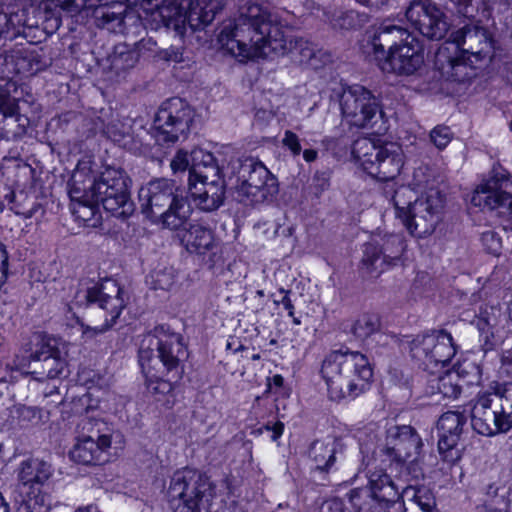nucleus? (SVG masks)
Wrapping results in <instances>:
<instances>
[{
  "label": "nucleus",
  "mask_w": 512,
  "mask_h": 512,
  "mask_svg": "<svg viewBox=\"0 0 512 512\" xmlns=\"http://www.w3.org/2000/svg\"><path fill=\"white\" fill-rule=\"evenodd\" d=\"M217 45L241 63L284 55L288 43L277 18L257 4L222 22Z\"/></svg>",
  "instance_id": "1"
},
{
  "label": "nucleus",
  "mask_w": 512,
  "mask_h": 512,
  "mask_svg": "<svg viewBox=\"0 0 512 512\" xmlns=\"http://www.w3.org/2000/svg\"><path fill=\"white\" fill-rule=\"evenodd\" d=\"M130 179L120 168L106 167L95 174L90 162H79L69 184L71 212L76 221H90L97 205L105 210L118 212L129 201Z\"/></svg>",
  "instance_id": "2"
},
{
  "label": "nucleus",
  "mask_w": 512,
  "mask_h": 512,
  "mask_svg": "<svg viewBox=\"0 0 512 512\" xmlns=\"http://www.w3.org/2000/svg\"><path fill=\"white\" fill-rule=\"evenodd\" d=\"M370 492L354 489L349 499L358 512H412L414 507L422 512H432L435 498L426 487L407 486L401 494L391 477L381 468L368 475Z\"/></svg>",
  "instance_id": "3"
},
{
  "label": "nucleus",
  "mask_w": 512,
  "mask_h": 512,
  "mask_svg": "<svg viewBox=\"0 0 512 512\" xmlns=\"http://www.w3.org/2000/svg\"><path fill=\"white\" fill-rule=\"evenodd\" d=\"M185 355L182 337L161 325L146 335L139 350V362L146 378V387L156 401L171 405L174 399L173 384L157 375V366L168 371L177 370L180 358Z\"/></svg>",
  "instance_id": "4"
},
{
  "label": "nucleus",
  "mask_w": 512,
  "mask_h": 512,
  "mask_svg": "<svg viewBox=\"0 0 512 512\" xmlns=\"http://www.w3.org/2000/svg\"><path fill=\"white\" fill-rule=\"evenodd\" d=\"M223 7V0H142L138 14L151 29L165 27L182 37L188 27L197 31L210 25Z\"/></svg>",
  "instance_id": "5"
},
{
  "label": "nucleus",
  "mask_w": 512,
  "mask_h": 512,
  "mask_svg": "<svg viewBox=\"0 0 512 512\" xmlns=\"http://www.w3.org/2000/svg\"><path fill=\"white\" fill-rule=\"evenodd\" d=\"M492 41L485 29L466 25L453 32L435 54V67L451 81L464 82L474 75L473 63L488 56Z\"/></svg>",
  "instance_id": "6"
},
{
  "label": "nucleus",
  "mask_w": 512,
  "mask_h": 512,
  "mask_svg": "<svg viewBox=\"0 0 512 512\" xmlns=\"http://www.w3.org/2000/svg\"><path fill=\"white\" fill-rule=\"evenodd\" d=\"M174 172L189 168V192L203 210L218 208L224 198L225 174L212 153L195 148L188 155L179 150L171 161Z\"/></svg>",
  "instance_id": "7"
},
{
  "label": "nucleus",
  "mask_w": 512,
  "mask_h": 512,
  "mask_svg": "<svg viewBox=\"0 0 512 512\" xmlns=\"http://www.w3.org/2000/svg\"><path fill=\"white\" fill-rule=\"evenodd\" d=\"M376 60L383 72L412 75L424 64L421 42L406 29L383 21L372 38Z\"/></svg>",
  "instance_id": "8"
},
{
  "label": "nucleus",
  "mask_w": 512,
  "mask_h": 512,
  "mask_svg": "<svg viewBox=\"0 0 512 512\" xmlns=\"http://www.w3.org/2000/svg\"><path fill=\"white\" fill-rule=\"evenodd\" d=\"M321 375L329 397L339 401L364 392L373 377L366 355L358 351H333L322 362Z\"/></svg>",
  "instance_id": "9"
},
{
  "label": "nucleus",
  "mask_w": 512,
  "mask_h": 512,
  "mask_svg": "<svg viewBox=\"0 0 512 512\" xmlns=\"http://www.w3.org/2000/svg\"><path fill=\"white\" fill-rule=\"evenodd\" d=\"M493 392H479L471 409L473 430L486 437L512 429V383L496 384Z\"/></svg>",
  "instance_id": "10"
},
{
  "label": "nucleus",
  "mask_w": 512,
  "mask_h": 512,
  "mask_svg": "<svg viewBox=\"0 0 512 512\" xmlns=\"http://www.w3.org/2000/svg\"><path fill=\"white\" fill-rule=\"evenodd\" d=\"M352 156L361 169L380 181L394 180L405 165V154L401 145L375 137L355 140Z\"/></svg>",
  "instance_id": "11"
},
{
  "label": "nucleus",
  "mask_w": 512,
  "mask_h": 512,
  "mask_svg": "<svg viewBox=\"0 0 512 512\" xmlns=\"http://www.w3.org/2000/svg\"><path fill=\"white\" fill-rule=\"evenodd\" d=\"M174 193L175 185L168 179H156L142 186L139 199L147 219L162 224H184L192 210L185 199Z\"/></svg>",
  "instance_id": "12"
},
{
  "label": "nucleus",
  "mask_w": 512,
  "mask_h": 512,
  "mask_svg": "<svg viewBox=\"0 0 512 512\" xmlns=\"http://www.w3.org/2000/svg\"><path fill=\"white\" fill-rule=\"evenodd\" d=\"M122 290L114 281H106L100 286L96 283L81 284V288L76 292L74 303L82 306L88 303L99 302V309L104 313L105 321L101 325H85L69 308V314L79 325L82 338L85 341L92 340L105 333L116 322L124 308V300L121 296Z\"/></svg>",
  "instance_id": "13"
},
{
  "label": "nucleus",
  "mask_w": 512,
  "mask_h": 512,
  "mask_svg": "<svg viewBox=\"0 0 512 512\" xmlns=\"http://www.w3.org/2000/svg\"><path fill=\"white\" fill-rule=\"evenodd\" d=\"M230 165L232 175L228 176L224 170L223 173L231 181L240 202L246 205L260 204L277 192L275 180L259 160L252 157L236 159Z\"/></svg>",
  "instance_id": "14"
},
{
  "label": "nucleus",
  "mask_w": 512,
  "mask_h": 512,
  "mask_svg": "<svg viewBox=\"0 0 512 512\" xmlns=\"http://www.w3.org/2000/svg\"><path fill=\"white\" fill-rule=\"evenodd\" d=\"M142 2V0L140 1ZM95 4L93 0H43V5L46 13L56 15L57 10L64 12L70 17L81 15L82 17H94L101 20L103 24L117 22L121 24L123 19L127 17L132 11L135 10L137 17L143 21L147 26L150 25L139 17L141 10V3L137 4L134 9L128 10L122 3L111 2L108 0H97Z\"/></svg>",
  "instance_id": "15"
},
{
  "label": "nucleus",
  "mask_w": 512,
  "mask_h": 512,
  "mask_svg": "<svg viewBox=\"0 0 512 512\" xmlns=\"http://www.w3.org/2000/svg\"><path fill=\"white\" fill-rule=\"evenodd\" d=\"M193 111L180 98H171L159 107L151 128V135L159 145H170L186 137L193 120Z\"/></svg>",
  "instance_id": "16"
},
{
  "label": "nucleus",
  "mask_w": 512,
  "mask_h": 512,
  "mask_svg": "<svg viewBox=\"0 0 512 512\" xmlns=\"http://www.w3.org/2000/svg\"><path fill=\"white\" fill-rule=\"evenodd\" d=\"M210 490L208 479L197 471H176L167 491L170 508L173 512H201L200 503Z\"/></svg>",
  "instance_id": "17"
},
{
  "label": "nucleus",
  "mask_w": 512,
  "mask_h": 512,
  "mask_svg": "<svg viewBox=\"0 0 512 512\" xmlns=\"http://www.w3.org/2000/svg\"><path fill=\"white\" fill-rule=\"evenodd\" d=\"M412 358L430 374L440 373L456 353L451 334L433 331L417 336L411 342Z\"/></svg>",
  "instance_id": "18"
},
{
  "label": "nucleus",
  "mask_w": 512,
  "mask_h": 512,
  "mask_svg": "<svg viewBox=\"0 0 512 512\" xmlns=\"http://www.w3.org/2000/svg\"><path fill=\"white\" fill-rule=\"evenodd\" d=\"M415 193L409 187L399 188L393 197L396 217L403 224H415L419 218L422 221H432L444 206V195L437 188H430L424 196L414 199Z\"/></svg>",
  "instance_id": "19"
},
{
  "label": "nucleus",
  "mask_w": 512,
  "mask_h": 512,
  "mask_svg": "<svg viewBox=\"0 0 512 512\" xmlns=\"http://www.w3.org/2000/svg\"><path fill=\"white\" fill-rule=\"evenodd\" d=\"M340 105L346 121L358 128H372L382 117L377 98L361 85L344 90Z\"/></svg>",
  "instance_id": "20"
},
{
  "label": "nucleus",
  "mask_w": 512,
  "mask_h": 512,
  "mask_svg": "<svg viewBox=\"0 0 512 512\" xmlns=\"http://www.w3.org/2000/svg\"><path fill=\"white\" fill-rule=\"evenodd\" d=\"M470 202L475 207L497 211L512 220V179L506 174L489 177L474 189Z\"/></svg>",
  "instance_id": "21"
},
{
  "label": "nucleus",
  "mask_w": 512,
  "mask_h": 512,
  "mask_svg": "<svg viewBox=\"0 0 512 512\" xmlns=\"http://www.w3.org/2000/svg\"><path fill=\"white\" fill-rule=\"evenodd\" d=\"M405 16L415 29L432 40L442 39L450 28L444 12L431 0L412 1Z\"/></svg>",
  "instance_id": "22"
},
{
  "label": "nucleus",
  "mask_w": 512,
  "mask_h": 512,
  "mask_svg": "<svg viewBox=\"0 0 512 512\" xmlns=\"http://www.w3.org/2000/svg\"><path fill=\"white\" fill-rule=\"evenodd\" d=\"M466 421V416L460 411H447L438 420V451L442 459L450 464L456 463L462 457L459 439Z\"/></svg>",
  "instance_id": "23"
},
{
  "label": "nucleus",
  "mask_w": 512,
  "mask_h": 512,
  "mask_svg": "<svg viewBox=\"0 0 512 512\" xmlns=\"http://www.w3.org/2000/svg\"><path fill=\"white\" fill-rule=\"evenodd\" d=\"M422 440L411 426H392L387 430L385 453L399 462H417Z\"/></svg>",
  "instance_id": "24"
},
{
  "label": "nucleus",
  "mask_w": 512,
  "mask_h": 512,
  "mask_svg": "<svg viewBox=\"0 0 512 512\" xmlns=\"http://www.w3.org/2000/svg\"><path fill=\"white\" fill-rule=\"evenodd\" d=\"M111 436L101 434L94 438L91 435H80L69 451L71 461L85 465H102L110 459Z\"/></svg>",
  "instance_id": "25"
},
{
  "label": "nucleus",
  "mask_w": 512,
  "mask_h": 512,
  "mask_svg": "<svg viewBox=\"0 0 512 512\" xmlns=\"http://www.w3.org/2000/svg\"><path fill=\"white\" fill-rule=\"evenodd\" d=\"M391 242L397 244L394 250H390L388 244H386L383 251L373 244L365 246L361 262V271L365 276L376 278L391 267L399 264L405 246L402 239L398 236H393Z\"/></svg>",
  "instance_id": "26"
},
{
  "label": "nucleus",
  "mask_w": 512,
  "mask_h": 512,
  "mask_svg": "<svg viewBox=\"0 0 512 512\" xmlns=\"http://www.w3.org/2000/svg\"><path fill=\"white\" fill-rule=\"evenodd\" d=\"M476 371L471 363L454 366L444 374H431L429 386L432 393L442 394L449 399H457L464 385L471 383L470 375Z\"/></svg>",
  "instance_id": "27"
},
{
  "label": "nucleus",
  "mask_w": 512,
  "mask_h": 512,
  "mask_svg": "<svg viewBox=\"0 0 512 512\" xmlns=\"http://www.w3.org/2000/svg\"><path fill=\"white\" fill-rule=\"evenodd\" d=\"M52 465L38 458L21 462L18 472L19 487L22 493L35 499L40 494L41 487L53 475Z\"/></svg>",
  "instance_id": "28"
},
{
  "label": "nucleus",
  "mask_w": 512,
  "mask_h": 512,
  "mask_svg": "<svg viewBox=\"0 0 512 512\" xmlns=\"http://www.w3.org/2000/svg\"><path fill=\"white\" fill-rule=\"evenodd\" d=\"M181 242L190 253L206 255V250L214 243L212 233L204 226H190L178 232Z\"/></svg>",
  "instance_id": "29"
},
{
  "label": "nucleus",
  "mask_w": 512,
  "mask_h": 512,
  "mask_svg": "<svg viewBox=\"0 0 512 512\" xmlns=\"http://www.w3.org/2000/svg\"><path fill=\"white\" fill-rule=\"evenodd\" d=\"M340 450L341 444L334 439L317 440L311 445L309 456L317 469L328 470L336 461Z\"/></svg>",
  "instance_id": "30"
},
{
  "label": "nucleus",
  "mask_w": 512,
  "mask_h": 512,
  "mask_svg": "<svg viewBox=\"0 0 512 512\" xmlns=\"http://www.w3.org/2000/svg\"><path fill=\"white\" fill-rule=\"evenodd\" d=\"M499 316L500 310L497 306L481 307L476 316L475 325L488 349L494 345L492 339L494 338Z\"/></svg>",
  "instance_id": "31"
},
{
  "label": "nucleus",
  "mask_w": 512,
  "mask_h": 512,
  "mask_svg": "<svg viewBox=\"0 0 512 512\" xmlns=\"http://www.w3.org/2000/svg\"><path fill=\"white\" fill-rule=\"evenodd\" d=\"M41 363L42 370L33 371V373L40 375V378L57 379L67 375V361L62 352L54 356H46Z\"/></svg>",
  "instance_id": "32"
},
{
  "label": "nucleus",
  "mask_w": 512,
  "mask_h": 512,
  "mask_svg": "<svg viewBox=\"0 0 512 512\" xmlns=\"http://www.w3.org/2000/svg\"><path fill=\"white\" fill-rule=\"evenodd\" d=\"M146 281L154 290L169 291L176 283V272L172 267L157 268L149 274Z\"/></svg>",
  "instance_id": "33"
},
{
  "label": "nucleus",
  "mask_w": 512,
  "mask_h": 512,
  "mask_svg": "<svg viewBox=\"0 0 512 512\" xmlns=\"http://www.w3.org/2000/svg\"><path fill=\"white\" fill-rule=\"evenodd\" d=\"M64 344L58 342L57 339L49 336L42 337L38 343V348L31 355L34 361H43L46 356H54L62 352Z\"/></svg>",
  "instance_id": "34"
},
{
  "label": "nucleus",
  "mask_w": 512,
  "mask_h": 512,
  "mask_svg": "<svg viewBox=\"0 0 512 512\" xmlns=\"http://www.w3.org/2000/svg\"><path fill=\"white\" fill-rule=\"evenodd\" d=\"M78 382L88 390L102 389L106 385L105 379L98 372L86 367L78 372Z\"/></svg>",
  "instance_id": "35"
},
{
  "label": "nucleus",
  "mask_w": 512,
  "mask_h": 512,
  "mask_svg": "<svg viewBox=\"0 0 512 512\" xmlns=\"http://www.w3.org/2000/svg\"><path fill=\"white\" fill-rule=\"evenodd\" d=\"M18 102L12 98L6 90L0 88V114L4 117H16L19 121Z\"/></svg>",
  "instance_id": "36"
},
{
  "label": "nucleus",
  "mask_w": 512,
  "mask_h": 512,
  "mask_svg": "<svg viewBox=\"0 0 512 512\" xmlns=\"http://www.w3.org/2000/svg\"><path fill=\"white\" fill-rule=\"evenodd\" d=\"M378 320L376 317L364 315L360 317L355 325L354 332L358 337H366L378 329Z\"/></svg>",
  "instance_id": "37"
},
{
  "label": "nucleus",
  "mask_w": 512,
  "mask_h": 512,
  "mask_svg": "<svg viewBox=\"0 0 512 512\" xmlns=\"http://www.w3.org/2000/svg\"><path fill=\"white\" fill-rule=\"evenodd\" d=\"M129 129L130 127L125 124L112 123L107 126L106 133L112 141L126 146V138L129 137Z\"/></svg>",
  "instance_id": "38"
},
{
  "label": "nucleus",
  "mask_w": 512,
  "mask_h": 512,
  "mask_svg": "<svg viewBox=\"0 0 512 512\" xmlns=\"http://www.w3.org/2000/svg\"><path fill=\"white\" fill-rule=\"evenodd\" d=\"M28 498L19 508V512H49L50 503L47 502V496H35V499Z\"/></svg>",
  "instance_id": "39"
},
{
  "label": "nucleus",
  "mask_w": 512,
  "mask_h": 512,
  "mask_svg": "<svg viewBox=\"0 0 512 512\" xmlns=\"http://www.w3.org/2000/svg\"><path fill=\"white\" fill-rule=\"evenodd\" d=\"M203 262L210 268L213 269L223 264V250L222 247L217 243H213L209 249L206 250V255L202 256Z\"/></svg>",
  "instance_id": "40"
},
{
  "label": "nucleus",
  "mask_w": 512,
  "mask_h": 512,
  "mask_svg": "<svg viewBox=\"0 0 512 512\" xmlns=\"http://www.w3.org/2000/svg\"><path fill=\"white\" fill-rule=\"evenodd\" d=\"M430 138L438 149H444L450 143L452 134L448 127L438 126L431 131Z\"/></svg>",
  "instance_id": "41"
},
{
  "label": "nucleus",
  "mask_w": 512,
  "mask_h": 512,
  "mask_svg": "<svg viewBox=\"0 0 512 512\" xmlns=\"http://www.w3.org/2000/svg\"><path fill=\"white\" fill-rule=\"evenodd\" d=\"M282 144L286 147L293 156H298L301 153V144L298 135L291 130H286L282 138Z\"/></svg>",
  "instance_id": "42"
},
{
  "label": "nucleus",
  "mask_w": 512,
  "mask_h": 512,
  "mask_svg": "<svg viewBox=\"0 0 512 512\" xmlns=\"http://www.w3.org/2000/svg\"><path fill=\"white\" fill-rule=\"evenodd\" d=\"M477 512H509L503 499H495L477 507Z\"/></svg>",
  "instance_id": "43"
},
{
  "label": "nucleus",
  "mask_w": 512,
  "mask_h": 512,
  "mask_svg": "<svg viewBox=\"0 0 512 512\" xmlns=\"http://www.w3.org/2000/svg\"><path fill=\"white\" fill-rule=\"evenodd\" d=\"M499 374L512 377V350L502 352L500 356Z\"/></svg>",
  "instance_id": "44"
},
{
  "label": "nucleus",
  "mask_w": 512,
  "mask_h": 512,
  "mask_svg": "<svg viewBox=\"0 0 512 512\" xmlns=\"http://www.w3.org/2000/svg\"><path fill=\"white\" fill-rule=\"evenodd\" d=\"M8 275V253L0 242V288L5 284Z\"/></svg>",
  "instance_id": "45"
},
{
  "label": "nucleus",
  "mask_w": 512,
  "mask_h": 512,
  "mask_svg": "<svg viewBox=\"0 0 512 512\" xmlns=\"http://www.w3.org/2000/svg\"><path fill=\"white\" fill-rule=\"evenodd\" d=\"M482 241L491 253L496 254L499 252L501 247L500 239L497 238L493 232L484 233Z\"/></svg>",
  "instance_id": "46"
},
{
  "label": "nucleus",
  "mask_w": 512,
  "mask_h": 512,
  "mask_svg": "<svg viewBox=\"0 0 512 512\" xmlns=\"http://www.w3.org/2000/svg\"><path fill=\"white\" fill-rule=\"evenodd\" d=\"M15 28L13 16L8 14H0V38L8 34Z\"/></svg>",
  "instance_id": "47"
},
{
  "label": "nucleus",
  "mask_w": 512,
  "mask_h": 512,
  "mask_svg": "<svg viewBox=\"0 0 512 512\" xmlns=\"http://www.w3.org/2000/svg\"><path fill=\"white\" fill-rule=\"evenodd\" d=\"M133 63V53L126 52L121 53L119 57H114L112 60V64L115 68H126L131 66Z\"/></svg>",
  "instance_id": "48"
},
{
  "label": "nucleus",
  "mask_w": 512,
  "mask_h": 512,
  "mask_svg": "<svg viewBox=\"0 0 512 512\" xmlns=\"http://www.w3.org/2000/svg\"><path fill=\"white\" fill-rule=\"evenodd\" d=\"M354 18V12L349 11L344 13L341 17L335 19L333 25L335 27L348 29L353 26Z\"/></svg>",
  "instance_id": "49"
},
{
  "label": "nucleus",
  "mask_w": 512,
  "mask_h": 512,
  "mask_svg": "<svg viewBox=\"0 0 512 512\" xmlns=\"http://www.w3.org/2000/svg\"><path fill=\"white\" fill-rule=\"evenodd\" d=\"M265 429L268 431H272L271 439L272 441H277L284 432V424L278 421L274 423L272 426L266 425Z\"/></svg>",
  "instance_id": "50"
},
{
  "label": "nucleus",
  "mask_w": 512,
  "mask_h": 512,
  "mask_svg": "<svg viewBox=\"0 0 512 512\" xmlns=\"http://www.w3.org/2000/svg\"><path fill=\"white\" fill-rule=\"evenodd\" d=\"M284 296L281 299V304L288 311L290 317L294 316V305L289 297V291L283 290Z\"/></svg>",
  "instance_id": "51"
},
{
  "label": "nucleus",
  "mask_w": 512,
  "mask_h": 512,
  "mask_svg": "<svg viewBox=\"0 0 512 512\" xmlns=\"http://www.w3.org/2000/svg\"><path fill=\"white\" fill-rule=\"evenodd\" d=\"M451 1L454 2L458 6L460 13H462L464 16H467V17L471 16L468 9L473 0H451Z\"/></svg>",
  "instance_id": "52"
},
{
  "label": "nucleus",
  "mask_w": 512,
  "mask_h": 512,
  "mask_svg": "<svg viewBox=\"0 0 512 512\" xmlns=\"http://www.w3.org/2000/svg\"><path fill=\"white\" fill-rule=\"evenodd\" d=\"M284 383V378L280 374H275L272 377L268 378V389H272V387L281 388Z\"/></svg>",
  "instance_id": "53"
},
{
  "label": "nucleus",
  "mask_w": 512,
  "mask_h": 512,
  "mask_svg": "<svg viewBox=\"0 0 512 512\" xmlns=\"http://www.w3.org/2000/svg\"><path fill=\"white\" fill-rule=\"evenodd\" d=\"M317 157L318 152L314 149H305L303 151V159L308 163L315 161Z\"/></svg>",
  "instance_id": "54"
},
{
  "label": "nucleus",
  "mask_w": 512,
  "mask_h": 512,
  "mask_svg": "<svg viewBox=\"0 0 512 512\" xmlns=\"http://www.w3.org/2000/svg\"><path fill=\"white\" fill-rule=\"evenodd\" d=\"M329 512H344L342 503L339 501H332L329 504Z\"/></svg>",
  "instance_id": "55"
},
{
  "label": "nucleus",
  "mask_w": 512,
  "mask_h": 512,
  "mask_svg": "<svg viewBox=\"0 0 512 512\" xmlns=\"http://www.w3.org/2000/svg\"><path fill=\"white\" fill-rule=\"evenodd\" d=\"M75 512H100L98 507L93 504L81 506L75 510Z\"/></svg>",
  "instance_id": "56"
},
{
  "label": "nucleus",
  "mask_w": 512,
  "mask_h": 512,
  "mask_svg": "<svg viewBox=\"0 0 512 512\" xmlns=\"http://www.w3.org/2000/svg\"><path fill=\"white\" fill-rule=\"evenodd\" d=\"M9 504L6 502L5 498L3 497L2 493L0 492V512H9Z\"/></svg>",
  "instance_id": "57"
},
{
  "label": "nucleus",
  "mask_w": 512,
  "mask_h": 512,
  "mask_svg": "<svg viewBox=\"0 0 512 512\" xmlns=\"http://www.w3.org/2000/svg\"><path fill=\"white\" fill-rule=\"evenodd\" d=\"M507 509L509 512H512V488L508 491V498L507 501H505Z\"/></svg>",
  "instance_id": "58"
},
{
  "label": "nucleus",
  "mask_w": 512,
  "mask_h": 512,
  "mask_svg": "<svg viewBox=\"0 0 512 512\" xmlns=\"http://www.w3.org/2000/svg\"><path fill=\"white\" fill-rule=\"evenodd\" d=\"M359 4L367 7H377L378 5L373 0H356Z\"/></svg>",
  "instance_id": "59"
},
{
  "label": "nucleus",
  "mask_w": 512,
  "mask_h": 512,
  "mask_svg": "<svg viewBox=\"0 0 512 512\" xmlns=\"http://www.w3.org/2000/svg\"><path fill=\"white\" fill-rule=\"evenodd\" d=\"M418 226L417 225H414V226H407V229H408V232L410 235L412 236H415V237H421L420 235H417L416 234V230H417Z\"/></svg>",
  "instance_id": "60"
},
{
  "label": "nucleus",
  "mask_w": 512,
  "mask_h": 512,
  "mask_svg": "<svg viewBox=\"0 0 512 512\" xmlns=\"http://www.w3.org/2000/svg\"><path fill=\"white\" fill-rule=\"evenodd\" d=\"M55 27L58 28L61 25V20L58 16L55 17Z\"/></svg>",
  "instance_id": "61"
},
{
  "label": "nucleus",
  "mask_w": 512,
  "mask_h": 512,
  "mask_svg": "<svg viewBox=\"0 0 512 512\" xmlns=\"http://www.w3.org/2000/svg\"><path fill=\"white\" fill-rule=\"evenodd\" d=\"M292 318H293L294 324H296V325L300 324V320L299 319L295 318L294 316Z\"/></svg>",
  "instance_id": "62"
},
{
  "label": "nucleus",
  "mask_w": 512,
  "mask_h": 512,
  "mask_svg": "<svg viewBox=\"0 0 512 512\" xmlns=\"http://www.w3.org/2000/svg\"><path fill=\"white\" fill-rule=\"evenodd\" d=\"M423 233H424V234H430V233H432V230H430V229L426 228V229H425V231H424Z\"/></svg>",
  "instance_id": "63"
},
{
  "label": "nucleus",
  "mask_w": 512,
  "mask_h": 512,
  "mask_svg": "<svg viewBox=\"0 0 512 512\" xmlns=\"http://www.w3.org/2000/svg\"><path fill=\"white\" fill-rule=\"evenodd\" d=\"M509 128H510V130L512 131V121H511V122H510V124H509Z\"/></svg>",
  "instance_id": "64"
}]
</instances>
